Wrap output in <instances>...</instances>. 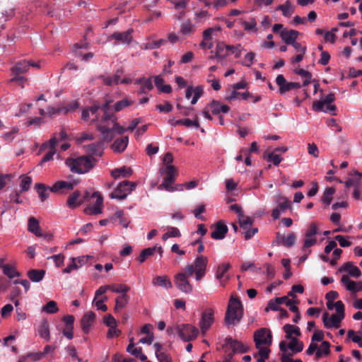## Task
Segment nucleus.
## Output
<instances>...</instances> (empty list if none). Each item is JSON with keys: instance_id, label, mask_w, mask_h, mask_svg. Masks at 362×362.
<instances>
[{"instance_id": "nucleus-44", "label": "nucleus", "mask_w": 362, "mask_h": 362, "mask_svg": "<svg viewBox=\"0 0 362 362\" xmlns=\"http://www.w3.org/2000/svg\"><path fill=\"white\" fill-rule=\"evenodd\" d=\"M57 141L58 140L56 136L54 135L48 141L42 144V146L40 147L39 152L42 153L48 148L49 150H56L55 146L57 144Z\"/></svg>"}, {"instance_id": "nucleus-14", "label": "nucleus", "mask_w": 362, "mask_h": 362, "mask_svg": "<svg viewBox=\"0 0 362 362\" xmlns=\"http://www.w3.org/2000/svg\"><path fill=\"white\" fill-rule=\"evenodd\" d=\"M214 320V310L211 308L206 309L202 313V320L199 323V326L203 334L209 329L213 324Z\"/></svg>"}, {"instance_id": "nucleus-17", "label": "nucleus", "mask_w": 362, "mask_h": 362, "mask_svg": "<svg viewBox=\"0 0 362 362\" xmlns=\"http://www.w3.org/2000/svg\"><path fill=\"white\" fill-rule=\"evenodd\" d=\"M133 29H129L125 32H115L109 36L110 40H115L119 42L129 45L132 40Z\"/></svg>"}, {"instance_id": "nucleus-52", "label": "nucleus", "mask_w": 362, "mask_h": 362, "mask_svg": "<svg viewBox=\"0 0 362 362\" xmlns=\"http://www.w3.org/2000/svg\"><path fill=\"white\" fill-rule=\"evenodd\" d=\"M194 31V25L189 20L186 21L181 25L180 32L182 35H189Z\"/></svg>"}, {"instance_id": "nucleus-21", "label": "nucleus", "mask_w": 362, "mask_h": 362, "mask_svg": "<svg viewBox=\"0 0 362 362\" xmlns=\"http://www.w3.org/2000/svg\"><path fill=\"white\" fill-rule=\"evenodd\" d=\"M335 100V95L333 93H330L326 95L323 100L315 101L313 104V109L316 112L324 111V106L331 104Z\"/></svg>"}, {"instance_id": "nucleus-56", "label": "nucleus", "mask_w": 362, "mask_h": 362, "mask_svg": "<svg viewBox=\"0 0 362 362\" xmlns=\"http://www.w3.org/2000/svg\"><path fill=\"white\" fill-rule=\"evenodd\" d=\"M242 25L244 28V30L246 31H250V30H252L254 32L257 31V28H256L257 21H256L255 18H252L250 19V22L243 21Z\"/></svg>"}, {"instance_id": "nucleus-20", "label": "nucleus", "mask_w": 362, "mask_h": 362, "mask_svg": "<svg viewBox=\"0 0 362 362\" xmlns=\"http://www.w3.org/2000/svg\"><path fill=\"white\" fill-rule=\"evenodd\" d=\"M228 45L222 42H218L216 47L215 55L211 56L210 58L213 59H216L218 62L223 61L229 54V50H228Z\"/></svg>"}, {"instance_id": "nucleus-2", "label": "nucleus", "mask_w": 362, "mask_h": 362, "mask_svg": "<svg viewBox=\"0 0 362 362\" xmlns=\"http://www.w3.org/2000/svg\"><path fill=\"white\" fill-rule=\"evenodd\" d=\"M243 316V306L238 298L231 296L225 314L224 322L227 326L236 325Z\"/></svg>"}, {"instance_id": "nucleus-12", "label": "nucleus", "mask_w": 362, "mask_h": 362, "mask_svg": "<svg viewBox=\"0 0 362 362\" xmlns=\"http://www.w3.org/2000/svg\"><path fill=\"white\" fill-rule=\"evenodd\" d=\"M88 196L89 193L88 192H86L85 194L83 195L80 191L76 190L68 197L67 205L71 209H75L87 200Z\"/></svg>"}, {"instance_id": "nucleus-19", "label": "nucleus", "mask_w": 362, "mask_h": 362, "mask_svg": "<svg viewBox=\"0 0 362 362\" xmlns=\"http://www.w3.org/2000/svg\"><path fill=\"white\" fill-rule=\"evenodd\" d=\"M95 319V314L89 311L83 315L81 320V328L84 333L88 334Z\"/></svg>"}, {"instance_id": "nucleus-38", "label": "nucleus", "mask_w": 362, "mask_h": 362, "mask_svg": "<svg viewBox=\"0 0 362 362\" xmlns=\"http://www.w3.org/2000/svg\"><path fill=\"white\" fill-rule=\"evenodd\" d=\"M157 250V245H155L151 247H147L143 250L141 252V254L139 257H137L136 259L139 262V263L144 262L149 257L152 256Z\"/></svg>"}, {"instance_id": "nucleus-42", "label": "nucleus", "mask_w": 362, "mask_h": 362, "mask_svg": "<svg viewBox=\"0 0 362 362\" xmlns=\"http://www.w3.org/2000/svg\"><path fill=\"white\" fill-rule=\"evenodd\" d=\"M230 267V264L229 263H223L218 267L216 276V279L221 281V284L222 286H224L222 279L223 278L225 274L228 271Z\"/></svg>"}, {"instance_id": "nucleus-5", "label": "nucleus", "mask_w": 362, "mask_h": 362, "mask_svg": "<svg viewBox=\"0 0 362 362\" xmlns=\"http://www.w3.org/2000/svg\"><path fill=\"white\" fill-rule=\"evenodd\" d=\"M174 329L177 331L180 337L185 341L195 339L199 334L198 329L189 324H182L176 326L175 328L168 327L167 332L168 334H172Z\"/></svg>"}, {"instance_id": "nucleus-33", "label": "nucleus", "mask_w": 362, "mask_h": 362, "mask_svg": "<svg viewBox=\"0 0 362 362\" xmlns=\"http://www.w3.org/2000/svg\"><path fill=\"white\" fill-rule=\"evenodd\" d=\"M132 174V170L130 168H127L125 166L119 168H115L111 171V175L117 179L120 177H129Z\"/></svg>"}, {"instance_id": "nucleus-15", "label": "nucleus", "mask_w": 362, "mask_h": 362, "mask_svg": "<svg viewBox=\"0 0 362 362\" xmlns=\"http://www.w3.org/2000/svg\"><path fill=\"white\" fill-rule=\"evenodd\" d=\"M91 197L97 198L96 202L94 205L90 206L85 209V211L88 214H99L102 213L103 198L98 192L93 193Z\"/></svg>"}, {"instance_id": "nucleus-26", "label": "nucleus", "mask_w": 362, "mask_h": 362, "mask_svg": "<svg viewBox=\"0 0 362 362\" xmlns=\"http://www.w3.org/2000/svg\"><path fill=\"white\" fill-rule=\"evenodd\" d=\"M339 272H346L353 277L358 278L361 275V272L353 262H348L339 269Z\"/></svg>"}, {"instance_id": "nucleus-6", "label": "nucleus", "mask_w": 362, "mask_h": 362, "mask_svg": "<svg viewBox=\"0 0 362 362\" xmlns=\"http://www.w3.org/2000/svg\"><path fill=\"white\" fill-rule=\"evenodd\" d=\"M29 70V61L21 60L15 64L11 69L12 74L14 76L10 80V82H17L22 88L24 87V83L27 78L21 74L26 73Z\"/></svg>"}, {"instance_id": "nucleus-28", "label": "nucleus", "mask_w": 362, "mask_h": 362, "mask_svg": "<svg viewBox=\"0 0 362 362\" xmlns=\"http://www.w3.org/2000/svg\"><path fill=\"white\" fill-rule=\"evenodd\" d=\"M299 35V32L295 30H283L280 32V36L286 45L294 43Z\"/></svg>"}, {"instance_id": "nucleus-57", "label": "nucleus", "mask_w": 362, "mask_h": 362, "mask_svg": "<svg viewBox=\"0 0 362 362\" xmlns=\"http://www.w3.org/2000/svg\"><path fill=\"white\" fill-rule=\"evenodd\" d=\"M296 240V235L294 233H289L285 237L284 241L282 244L283 246L286 247H291L294 245Z\"/></svg>"}, {"instance_id": "nucleus-41", "label": "nucleus", "mask_w": 362, "mask_h": 362, "mask_svg": "<svg viewBox=\"0 0 362 362\" xmlns=\"http://www.w3.org/2000/svg\"><path fill=\"white\" fill-rule=\"evenodd\" d=\"M291 340L290 343L288 344V348L292 351L291 354H296L299 353L303 351V343L302 341H300L298 339L295 337H291V339H289Z\"/></svg>"}, {"instance_id": "nucleus-64", "label": "nucleus", "mask_w": 362, "mask_h": 362, "mask_svg": "<svg viewBox=\"0 0 362 362\" xmlns=\"http://www.w3.org/2000/svg\"><path fill=\"white\" fill-rule=\"evenodd\" d=\"M156 109L160 112L168 113L172 111L173 106L168 101H165L164 105H157Z\"/></svg>"}, {"instance_id": "nucleus-27", "label": "nucleus", "mask_w": 362, "mask_h": 362, "mask_svg": "<svg viewBox=\"0 0 362 362\" xmlns=\"http://www.w3.org/2000/svg\"><path fill=\"white\" fill-rule=\"evenodd\" d=\"M129 143V137L127 136H122L121 138L117 139L111 146L112 149L115 153H122L123 152Z\"/></svg>"}, {"instance_id": "nucleus-50", "label": "nucleus", "mask_w": 362, "mask_h": 362, "mask_svg": "<svg viewBox=\"0 0 362 362\" xmlns=\"http://www.w3.org/2000/svg\"><path fill=\"white\" fill-rule=\"evenodd\" d=\"M276 10H281L285 17H289L294 11V10L291 7L290 1H286L284 4L279 5L276 8Z\"/></svg>"}, {"instance_id": "nucleus-45", "label": "nucleus", "mask_w": 362, "mask_h": 362, "mask_svg": "<svg viewBox=\"0 0 362 362\" xmlns=\"http://www.w3.org/2000/svg\"><path fill=\"white\" fill-rule=\"evenodd\" d=\"M38 333L42 338L49 339V323L44 320L38 327Z\"/></svg>"}, {"instance_id": "nucleus-30", "label": "nucleus", "mask_w": 362, "mask_h": 362, "mask_svg": "<svg viewBox=\"0 0 362 362\" xmlns=\"http://www.w3.org/2000/svg\"><path fill=\"white\" fill-rule=\"evenodd\" d=\"M28 230L37 237H42L38 221L33 216L28 219Z\"/></svg>"}, {"instance_id": "nucleus-63", "label": "nucleus", "mask_w": 362, "mask_h": 362, "mask_svg": "<svg viewBox=\"0 0 362 362\" xmlns=\"http://www.w3.org/2000/svg\"><path fill=\"white\" fill-rule=\"evenodd\" d=\"M193 93H194V96L192 98L191 103L192 105H194L197 102L199 98L203 95V93H204L203 88L202 86H197L194 88Z\"/></svg>"}, {"instance_id": "nucleus-55", "label": "nucleus", "mask_w": 362, "mask_h": 362, "mask_svg": "<svg viewBox=\"0 0 362 362\" xmlns=\"http://www.w3.org/2000/svg\"><path fill=\"white\" fill-rule=\"evenodd\" d=\"M279 199L281 202L278 204L276 207L279 209L281 212H284L288 209L291 208V202L288 199L285 197H279Z\"/></svg>"}, {"instance_id": "nucleus-59", "label": "nucleus", "mask_w": 362, "mask_h": 362, "mask_svg": "<svg viewBox=\"0 0 362 362\" xmlns=\"http://www.w3.org/2000/svg\"><path fill=\"white\" fill-rule=\"evenodd\" d=\"M317 243V239L315 237H305L303 243V245L302 250L303 252H306V250L310 247L311 246L315 245Z\"/></svg>"}, {"instance_id": "nucleus-24", "label": "nucleus", "mask_w": 362, "mask_h": 362, "mask_svg": "<svg viewBox=\"0 0 362 362\" xmlns=\"http://www.w3.org/2000/svg\"><path fill=\"white\" fill-rule=\"evenodd\" d=\"M151 78L152 77L146 78L143 76L135 80L136 84L141 85L139 94H145L147 91L151 90L153 88Z\"/></svg>"}, {"instance_id": "nucleus-16", "label": "nucleus", "mask_w": 362, "mask_h": 362, "mask_svg": "<svg viewBox=\"0 0 362 362\" xmlns=\"http://www.w3.org/2000/svg\"><path fill=\"white\" fill-rule=\"evenodd\" d=\"M344 318H341L340 315L337 314L332 315L330 317L329 313L325 312L322 315V321L326 328L332 327L338 328L341 325V322Z\"/></svg>"}, {"instance_id": "nucleus-49", "label": "nucleus", "mask_w": 362, "mask_h": 362, "mask_svg": "<svg viewBox=\"0 0 362 362\" xmlns=\"http://www.w3.org/2000/svg\"><path fill=\"white\" fill-rule=\"evenodd\" d=\"M3 272L9 279H13L15 276H19L20 273L12 266L5 264L3 267Z\"/></svg>"}, {"instance_id": "nucleus-43", "label": "nucleus", "mask_w": 362, "mask_h": 362, "mask_svg": "<svg viewBox=\"0 0 362 362\" xmlns=\"http://www.w3.org/2000/svg\"><path fill=\"white\" fill-rule=\"evenodd\" d=\"M264 158L267 160V161L272 162L274 165L277 166L283 160V158L279 155L275 154L274 152H264Z\"/></svg>"}, {"instance_id": "nucleus-10", "label": "nucleus", "mask_w": 362, "mask_h": 362, "mask_svg": "<svg viewBox=\"0 0 362 362\" xmlns=\"http://www.w3.org/2000/svg\"><path fill=\"white\" fill-rule=\"evenodd\" d=\"M207 264V257L199 255L195 259L194 264L187 265L192 267L197 281H200L205 276Z\"/></svg>"}, {"instance_id": "nucleus-36", "label": "nucleus", "mask_w": 362, "mask_h": 362, "mask_svg": "<svg viewBox=\"0 0 362 362\" xmlns=\"http://www.w3.org/2000/svg\"><path fill=\"white\" fill-rule=\"evenodd\" d=\"M287 300V296L277 297L273 300H270L265 309L266 311H268L269 310L278 311L281 308L279 305L283 303V300Z\"/></svg>"}, {"instance_id": "nucleus-47", "label": "nucleus", "mask_w": 362, "mask_h": 362, "mask_svg": "<svg viewBox=\"0 0 362 362\" xmlns=\"http://www.w3.org/2000/svg\"><path fill=\"white\" fill-rule=\"evenodd\" d=\"M335 192V189L333 187H328L324 192L323 196L322 197V202L329 206L332 200V195Z\"/></svg>"}, {"instance_id": "nucleus-61", "label": "nucleus", "mask_w": 362, "mask_h": 362, "mask_svg": "<svg viewBox=\"0 0 362 362\" xmlns=\"http://www.w3.org/2000/svg\"><path fill=\"white\" fill-rule=\"evenodd\" d=\"M64 255L62 254L54 255L48 257V259H53L57 267H60L64 264Z\"/></svg>"}, {"instance_id": "nucleus-7", "label": "nucleus", "mask_w": 362, "mask_h": 362, "mask_svg": "<svg viewBox=\"0 0 362 362\" xmlns=\"http://www.w3.org/2000/svg\"><path fill=\"white\" fill-rule=\"evenodd\" d=\"M136 187V183L124 180L110 194L111 199H124Z\"/></svg>"}, {"instance_id": "nucleus-40", "label": "nucleus", "mask_w": 362, "mask_h": 362, "mask_svg": "<svg viewBox=\"0 0 362 362\" xmlns=\"http://www.w3.org/2000/svg\"><path fill=\"white\" fill-rule=\"evenodd\" d=\"M341 282L346 286L348 291L354 293L358 291L356 282L351 281L347 275L342 276Z\"/></svg>"}, {"instance_id": "nucleus-25", "label": "nucleus", "mask_w": 362, "mask_h": 362, "mask_svg": "<svg viewBox=\"0 0 362 362\" xmlns=\"http://www.w3.org/2000/svg\"><path fill=\"white\" fill-rule=\"evenodd\" d=\"M106 100H107V99H106L105 101ZM108 101H110V106L112 108V111L114 114L115 112H120L123 110L124 108L131 106L134 104V100L129 99V98H124L122 100L116 102L113 105H111V100H108Z\"/></svg>"}, {"instance_id": "nucleus-37", "label": "nucleus", "mask_w": 362, "mask_h": 362, "mask_svg": "<svg viewBox=\"0 0 362 362\" xmlns=\"http://www.w3.org/2000/svg\"><path fill=\"white\" fill-rule=\"evenodd\" d=\"M129 297L127 294H122L115 299V312H119L129 303Z\"/></svg>"}, {"instance_id": "nucleus-31", "label": "nucleus", "mask_w": 362, "mask_h": 362, "mask_svg": "<svg viewBox=\"0 0 362 362\" xmlns=\"http://www.w3.org/2000/svg\"><path fill=\"white\" fill-rule=\"evenodd\" d=\"M45 275V271L43 269H33L28 272L27 276L33 282H40Z\"/></svg>"}, {"instance_id": "nucleus-1", "label": "nucleus", "mask_w": 362, "mask_h": 362, "mask_svg": "<svg viewBox=\"0 0 362 362\" xmlns=\"http://www.w3.org/2000/svg\"><path fill=\"white\" fill-rule=\"evenodd\" d=\"M100 123L97 124V129L100 132L102 140L105 142H110L115 134H123L127 129L120 126L117 122V117L112 111L110 101L106 100L101 107Z\"/></svg>"}, {"instance_id": "nucleus-34", "label": "nucleus", "mask_w": 362, "mask_h": 362, "mask_svg": "<svg viewBox=\"0 0 362 362\" xmlns=\"http://www.w3.org/2000/svg\"><path fill=\"white\" fill-rule=\"evenodd\" d=\"M35 188L39 194V197L42 202L45 201L49 196V190L50 191V188L47 187L45 185L42 183H37L35 185Z\"/></svg>"}, {"instance_id": "nucleus-4", "label": "nucleus", "mask_w": 362, "mask_h": 362, "mask_svg": "<svg viewBox=\"0 0 362 362\" xmlns=\"http://www.w3.org/2000/svg\"><path fill=\"white\" fill-rule=\"evenodd\" d=\"M194 274L192 267L186 266L184 272L176 274L174 276V283L178 290L185 293H191L193 286L189 281V277Z\"/></svg>"}, {"instance_id": "nucleus-39", "label": "nucleus", "mask_w": 362, "mask_h": 362, "mask_svg": "<svg viewBox=\"0 0 362 362\" xmlns=\"http://www.w3.org/2000/svg\"><path fill=\"white\" fill-rule=\"evenodd\" d=\"M283 329L286 332V339H291L292 334H295L297 337L301 334L300 328L296 325L286 324L284 326Z\"/></svg>"}, {"instance_id": "nucleus-13", "label": "nucleus", "mask_w": 362, "mask_h": 362, "mask_svg": "<svg viewBox=\"0 0 362 362\" xmlns=\"http://www.w3.org/2000/svg\"><path fill=\"white\" fill-rule=\"evenodd\" d=\"M89 258H90V256L88 255L71 257V263L69 264L66 268H64L62 270V272L64 274H69L73 270L78 269L81 267L88 262Z\"/></svg>"}, {"instance_id": "nucleus-58", "label": "nucleus", "mask_w": 362, "mask_h": 362, "mask_svg": "<svg viewBox=\"0 0 362 362\" xmlns=\"http://www.w3.org/2000/svg\"><path fill=\"white\" fill-rule=\"evenodd\" d=\"M317 233H318L317 226L315 222H313L310 224V226L305 233V236L307 238L315 237Z\"/></svg>"}, {"instance_id": "nucleus-8", "label": "nucleus", "mask_w": 362, "mask_h": 362, "mask_svg": "<svg viewBox=\"0 0 362 362\" xmlns=\"http://www.w3.org/2000/svg\"><path fill=\"white\" fill-rule=\"evenodd\" d=\"M165 176L163 182L158 187L159 190H173V184L175 182L177 172L175 166L166 165L165 170Z\"/></svg>"}, {"instance_id": "nucleus-11", "label": "nucleus", "mask_w": 362, "mask_h": 362, "mask_svg": "<svg viewBox=\"0 0 362 362\" xmlns=\"http://www.w3.org/2000/svg\"><path fill=\"white\" fill-rule=\"evenodd\" d=\"M276 83L279 87V93L284 95L285 93L301 87L300 83L298 82H287L282 74H279L276 78Z\"/></svg>"}, {"instance_id": "nucleus-35", "label": "nucleus", "mask_w": 362, "mask_h": 362, "mask_svg": "<svg viewBox=\"0 0 362 362\" xmlns=\"http://www.w3.org/2000/svg\"><path fill=\"white\" fill-rule=\"evenodd\" d=\"M247 83L242 81L239 83H235L233 86V90L232 91L231 94L228 95L226 99L229 101L234 100L238 98V95H240V93L237 90L239 89H244L247 87Z\"/></svg>"}, {"instance_id": "nucleus-23", "label": "nucleus", "mask_w": 362, "mask_h": 362, "mask_svg": "<svg viewBox=\"0 0 362 362\" xmlns=\"http://www.w3.org/2000/svg\"><path fill=\"white\" fill-rule=\"evenodd\" d=\"M76 184V182L57 181L50 188V191L57 193L62 190H72Z\"/></svg>"}, {"instance_id": "nucleus-29", "label": "nucleus", "mask_w": 362, "mask_h": 362, "mask_svg": "<svg viewBox=\"0 0 362 362\" xmlns=\"http://www.w3.org/2000/svg\"><path fill=\"white\" fill-rule=\"evenodd\" d=\"M103 141L101 139V141L85 146V148L87 149V152L91 155L100 156L103 151Z\"/></svg>"}, {"instance_id": "nucleus-62", "label": "nucleus", "mask_w": 362, "mask_h": 362, "mask_svg": "<svg viewBox=\"0 0 362 362\" xmlns=\"http://www.w3.org/2000/svg\"><path fill=\"white\" fill-rule=\"evenodd\" d=\"M13 177L12 174H0V189H3Z\"/></svg>"}, {"instance_id": "nucleus-48", "label": "nucleus", "mask_w": 362, "mask_h": 362, "mask_svg": "<svg viewBox=\"0 0 362 362\" xmlns=\"http://www.w3.org/2000/svg\"><path fill=\"white\" fill-rule=\"evenodd\" d=\"M239 223L240 226L242 229H247V228L250 227L253 222L254 219L250 216H245L243 214L242 216H239Z\"/></svg>"}, {"instance_id": "nucleus-53", "label": "nucleus", "mask_w": 362, "mask_h": 362, "mask_svg": "<svg viewBox=\"0 0 362 362\" xmlns=\"http://www.w3.org/2000/svg\"><path fill=\"white\" fill-rule=\"evenodd\" d=\"M21 178H22V180L20 185L21 187L20 192H27L30 189L32 183V179L30 177L25 175H21Z\"/></svg>"}, {"instance_id": "nucleus-51", "label": "nucleus", "mask_w": 362, "mask_h": 362, "mask_svg": "<svg viewBox=\"0 0 362 362\" xmlns=\"http://www.w3.org/2000/svg\"><path fill=\"white\" fill-rule=\"evenodd\" d=\"M59 310V308L57 307V304L54 300L49 301L42 308V311L49 313V314H54L57 313Z\"/></svg>"}, {"instance_id": "nucleus-46", "label": "nucleus", "mask_w": 362, "mask_h": 362, "mask_svg": "<svg viewBox=\"0 0 362 362\" xmlns=\"http://www.w3.org/2000/svg\"><path fill=\"white\" fill-rule=\"evenodd\" d=\"M102 106H103V105H99L97 103H94L92 106H90V107H88V109L89 110L90 114H91L92 115H95V117L92 120V123H94V122H98V124L100 123L101 117H99L98 112L99 110H101Z\"/></svg>"}, {"instance_id": "nucleus-54", "label": "nucleus", "mask_w": 362, "mask_h": 362, "mask_svg": "<svg viewBox=\"0 0 362 362\" xmlns=\"http://www.w3.org/2000/svg\"><path fill=\"white\" fill-rule=\"evenodd\" d=\"M130 288L124 284L112 285L110 290L114 293L127 294Z\"/></svg>"}, {"instance_id": "nucleus-18", "label": "nucleus", "mask_w": 362, "mask_h": 362, "mask_svg": "<svg viewBox=\"0 0 362 362\" xmlns=\"http://www.w3.org/2000/svg\"><path fill=\"white\" fill-rule=\"evenodd\" d=\"M228 231V226L221 221H218L214 226V230L211 233V237L215 240H222L226 237Z\"/></svg>"}, {"instance_id": "nucleus-3", "label": "nucleus", "mask_w": 362, "mask_h": 362, "mask_svg": "<svg viewBox=\"0 0 362 362\" xmlns=\"http://www.w3.org/2000/svg\"><path fill=\"white\" fill-rule=\"evenodd\" d=\"M93 160H95L83 156L76 158H68L65 163L69 167L71 172L83 174L88 173L93 168Z\"/></svg>"}, {"instance_id": "nucleus-22", "label": "nucleus", "mask_w": 362, "mask_h": 362, "mask_svg": "<svg viewBox=\"0 0 362 362\" xmlns=\"http://www.w3.org/2000/svg\"><path fill=\"white\" fill-rule=\"evenodd\" d=\"M225 342L226 345H228L230 348L232 349V352L233 353H246L248 351L247 348L245 346L243 343L236 339H233L231 337H226L225 339Z\"/></svg>"}, {"instance_id": "nucleus-9", "label": "nucleus", "mask_w": 362, "mask_h": 362, "mask_svg": "<svg viewBox=\"0 0 362 362\" xmlns=\"http://www.w3.org/2000/svg\"><path fill=\"white\" fill-rule=\"evenodd\" d=\"M254 341L255 342L256 348L264 345L269 346L272 342L271 331L267 328H260L256 330L254 333Z\"/></svg>"}, {"instance_id": "nucleus-60", "label": "nucleus", "mask_w": 362, "mask_h": 362, "mask_svg": "<svg viewBox=\"0 0 362 362\" xmlns=\"http://www.w3.org/2000/svg\"><path fill=\"white\" fill-rule=\"evenodd\" d=\"M347 335L354 342L357 343L359 347H362V336L355 335V332L352 329L348 331Z\"/></svg>"}, {"instance_id": "nucleus-32", "label": "nucleus", "mask_w": 362, "mask_h": 362, "mask_svg": "<svg viewBox=\"0 0 362 362\" xmlns=\"http://www.w3.org/2000/svg\"><path fill=\"white\" fill-rule=\"evenodd\" d=\"M152 284L154 286H161L165 288H170L173 287V284L170 279L165 275L155 277L152 281Z\"/></svg>"}]
</instances>
